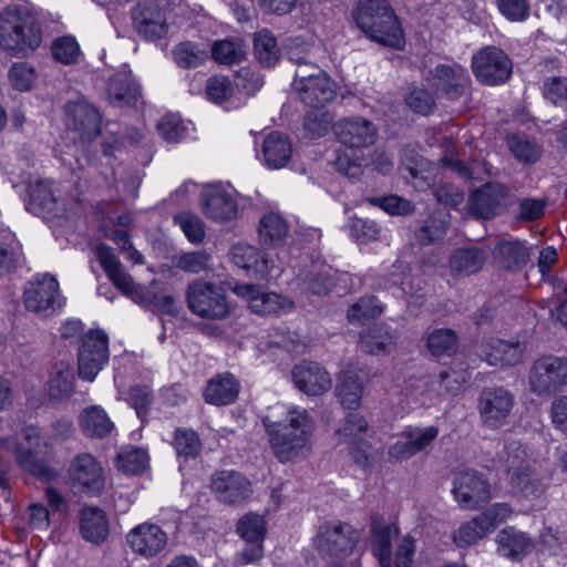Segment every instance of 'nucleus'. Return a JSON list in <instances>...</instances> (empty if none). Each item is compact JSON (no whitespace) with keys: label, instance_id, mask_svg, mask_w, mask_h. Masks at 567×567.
I'll use <instances>...</instances> for the list:
<instances>
[{"label":"nucleus","instance_id":"1","mask_svg":"<svg viewBox=\"0 0 567 567\" xmlns=\"http://www.w3.org/2000/svg\"><path fill=\"white\" fill-rule=\"evenodd\" d=\"M275 456L282 463L305 457L312 450L316 423L308 410L290 408L279 422L264 421Z\"/></svg>","mask_w":567,"mask_h":567},{"label":"nucleus","instance_id":"2","mask_svg":"<svg viewBox=\"0 0 567 567\" xmlns=\"http://www.w3.org/2000/svg\"><path fill=\"white\" fill-rule=\"evenodd\" d=\"M95 255L112 284L132 301L144 308L153 307L163 313L177 315L175 297L136 284L111 247L99 244L95 247Z\"/></svg>","mask_w":567,"mask_h":567},{"label":"nucleus","instance_id":"3","mask_svg":"<svg viewBox=\"0 0 567 567\" xmlns=\"http://www.w3.org/2000/svg\"><path fill=\"white\" fill-rule=\"evenodd\" d=\"M42 41L38 19L28 10L17 6L8 7L0 13V48L16 58H25Z\"/></svg>","mask_w":567,"mask_h":567},{"label":"nucleus","instance_id":"4","mask_svg":"<svg viewBox=\"0 0 567 567\" xmlns=\"http://www.w3.org/2000/svg\"><path fill=\"white\" fill-rule=\"evenodd\" d=\"M353 16L358 27L371 40L392 49L403 45L402 28L386 0H360Z\"/></svg>","mask_w":567,"mask_h":567},{"label":"nucleus","instance_id":"5","mask_svg":"<svg viewBox=\"0 0 567 567\" xmlns=\"http://www.w3.org/2000/svg\"><path fill=\"white\" fill-rule=\"evenodd\" d=\"M360 539L359 532L346 522H326L319 526L313 546L319 556L332 567H342Z\"/></svg>","mask_w":567,"mask_h":567},{"label":"nucleus","instance_id":"6","mask_svg":"<svg viewBox=\"0 0 567 567\" xmlns=\"http://www.w3.org/2000/svg\"><path fill=\"white\" fill-rule=\"evenodd\" d=\"M186 301L189 310L200 318L223 319L229 313L225 289L204 279L187 285Z\"/></svg>","mask_w":567,"mask_h":567},{"label":"nucleus","instance_id":"7","mask_svg":"<svg viewBox=\"0 0 567 567\" xmlns=\"http://www.w3.org/2000/svg\"><path fill=\"white\" fill-rule=\"evenodd\" d=\"M472 70L482 84L502 85L509 80L513 73V62L502 49L487 45L473 54Z\"/></svg>","mask_w":567,"mask_h":567},{"label":"nucleus","instance_id":"8","mask_svg":"<svg viewBox=\"0 0 567 567\" xmlns=\"http://www.w3.org/2000/svg\"><path fill=\"white\" fill-rule=\"evenodd\" d=\"M529 386L532 392L553 394L567 383V358L543 355L530 367Z\"/></svg>","mask_w":567,"mask_h":567},{"label":"nucleus","instance_id":"9","mask_svg":"<svg viewBox=\"0 0 567 567\" xmlns=\"http://www.w3.org/2000/svg\"><path fill=\"white\" fill-rule=\"evenodd\" d=\"M509 189L501 183L489 182L472 192L468 197L470 214L489 220L501 215L511 205Z\"/></svg>","mask_w":567,"mask_h":567},{"label":"nucleus","instance_id":"10","mask_svg":"<svg viewBox=\"0 0 567 567\" xmlns=\"http://www.w3.org/2000/svg\"><path fill=\"white\" fill-rule=\"evenodd\" d=\"M332 130L337 141L352 151L372 146L379 136L375 124L362 116L340 118L333 124Z\"/></svg>","mask_w":567,"mask_h":567},{"label":"nucleus","instance_id":"11","mask_svg":"<svg viewBox=\"0 0 567 567\" xmlns=\"http://www.w3.org/2000/svg\"><path fill=\"white\" fill-rule=\"evenodd\" d=\"M514 406V395L503 386L484 388L477 400L482 423L491 429L501 427Z\"/></svg>","mask_w":567,"mask_h":567},{"label":"nucleus","instance_id":"12","mask_svg":"<svg viewBox=\"0 0 567 567\" xmlns=\"http://www.w3.org/2000/svg\"><path fill=\"white\" fill-rule=\"evenodd\" d=\"M58 280L49 275L35 276L24 290L25 308L35 313L49 315L61 307Z\"/></svg>","mask_w":567,"mask_h":567},{"label":"nucleus","instance_id":"13","mask_svg":"<svg viewBox=\"0 0 567 567\" xmlns=\"http://www.w3.org/2000/svg\"><path fill=\"white\" fill-rule=\"evenodd\" d=\"M107 359V336L102 330L90 331L79 351V377L93 381Z\"/></svg>","mask_w":567,"mask_h":567},{"label":"nucleus","instance_id":"14","mask_svg":"<svg viewBox=\"0 0 567 567\" xmlns=\"http://www.w3.org/2000/svg\"><path fill=\"white\" fill-rule=\"evenodd\" d=\"M66 125L83 142L95 140L101 133L102 115L93 105L83 100L70 101L65 104Z\"/></svg>","mask_w":567,"mask_h":567},{"label":"nucleus","instance_id":"15","mask_svg":"<svg viewBox=\"0 0 567 567\" xmlns=\"http://www.w3.org/2000/svg\"><path fill=\"white\" fill-rule=\"evenodd\" d=\"M69 476L74 487L89 495L99 494L104 487L102 467L89 453L79 454L72 460Z\"/></svg>","mask_w":567,"mask_h":567},{"label":"nucleus","instance_id":"16","mask_svg":"<svg viewBox=\"0 0 567 567\" xmlns=\"http://www.w3.org/2000/svg\"><path fill=\"white\" fill-rule=\"evenodd\" d=\"M210 487L221 503L240 504L252 493L250 482L239 472L218 471L210 480Z\"/></svg>","mask_w":567,"mask_h":567},{"label":"nucleus","instance_id":"17","mask_svg":"<svg viewBox=\"0 0 567 567\" xmlns=\"http://www.w3.org/2000/svg\"><path fill=\"white\" fill-rule=\"evenodd\" d=\"M453 494L461 506L467 509L478 507L491 497L487 482L475 471H464L456 475Z\"/></svg>","mask_w":567,"mask_h":567},{"label":"nucleus","instance_id":"18","mask_svg":"<svg viewBox=\"0 0 567 567\" xmlns=\"http://www.w3.org/2000/svg\"><path fill=\"white\" fill-rule=\"evenodd\" d=\"M296 388L307 395H321L332 386L329 372L313 361H300L291 371Z\"/></svg>","mask_w":567,"mask_h":567},{"label":"nucleus","instance_id":"19","mask_svg":"<svg viewBox=\"0 0 567 567\" xmlns=\"http://www.w3.org/2000/svg\"><path fill=\"white\" fill-rule=\"evenodd\" d=\"M126 543L135 554L153 558L166 547L167 535L158 525L143 523L127 533Z\"/></svg>","mask_w":567,"mask_h":567},{"label":"nucleus","instance_id":"20","mask_svg":"<svg viewBox=\"0 0 567 567\" xmlns=\"http://www.w3.org/2000/svg\"><path fill=\"white\" fill-rule=\"evenodd\" d=\"M230 257L236 266L252 271L260 279L274 277L275 259L252 245L244 243L234 245Z\"/></svg>","mask_w":567,"mask_h":567},{"label":"nucleus","instance_id":"21","mask_svg":"<svg viewBox=\"0 0 567 567\" xmlns=\"http://www.w3.org/2000/svg\"><path fill=\"white\" fill-rule=\"evenodd\" d=\"M468 82L466 70L458 64H439L433 70V86L447 100L455 101L463 96Z\"/></svg>","mask_w":567,"mask_h":567},{"label":"nucleus","instance_id":"22","mask_svg":"<svg viewBox=\"0 0 567 567\" xmlns=\"http://www.w3.org/2000/svg\"><path fill=\"white\" fill-rule=\"evenodd\" d=\"M132 20L135 30L150 40L162 38L167 31L163 11L151 2L137 3L132 9Z\"/></svg>","mask_w":567,"mask_h":567},{"label":"nucleus","instance_id":"23","mask_svg":"<svg viewBox=\"0 0 567 567\" xmlns=\"http://www.w3.org/2000/svg\"><path fill=\"white\" fill-rule=\"evenodd\" d=\"M319 74L313 81L296 89L299 99L307 105L321 109L333 101L337 95L334 83L321 69H313Z\"/></svg>","mask_w":567,"mask_h":567},{"label":"nucleus","instance_id":"24","mask_svg":"<svg viewBox=\"0 0 567 567\" xmlns=\"http://www.w3.org/2000/svg\"><path fill=\"white\" fill-rule=\"evenodd\" d=\"M234 291L248 300L252 312L262 316L277 313L284 308L286 301L280 295L262 291L260 286L252 284L237 285Z\"/></svg>","mask_w":567,"mask_h":567},{"label":"nucleus","instance_id":"25","mask_svg":"<svg viewBox=\"0 0 567 567\" xmlns=\"http://www.w3.org/2000/svg\"><path fill=\"white\" fill-rule=\"evenodd\" d=\"M526 344L518 340L493 339L484 347L487 362L495 367H512L520 363Z\"/></svg>","mask_w":567,"mask_h":567},{"label":"nucleus","instance_id":"26","mask_svg":"<svg viewBox=\"0 0 567 567\" xmlns=\"http://www.w3.org/2000/svg\"><path fill=\"white\" fill-rule=\"evenodd\" d=\"M204 214L216 221L233 219L237 214V204L230 194L213 187L206 189L200 196Z\"/></svg>","mask_w":567,"mask_h":567},{"label":"nucleus","instance_id":"27","mask_svg":"<svg viewBox=\"0 0 567 567\" xmlns=\"http://www.w3.org/2000/svg\"><path fill=\"white\" fill-rule=\"evenodd\" d=\"M239 390V382L233 374H218L208 381L204 391V399L209 404L228 405L238 398Z\"/></svg>","mask_w":567,"mask_h":567},{"label":"nucleus","instance_id":"28","mask_svg":"<svg viewBox=\"0 0 567 567\" xmlns=\"http://www.w3.org/2000/svg\"><path fill=\"white\" fill-rule=\"evenodd\" d=\"M262 155L265 164L268 167L274 169L281 168L286 166L291 158V142L282 133L274 131L264 140Z\"/></svg>","mask_w":567,"mask_h":567},{"label":"nucleus","instance_id":"29","mask_svg":"<svg viewBox=\"0 0 567 567\" xmlns=\"http://www.w3.org/2000/svg\"><path fill=\"white\" fill-rule=\"evenodd\" d=\"M109 530V520L102 509L86 506L81 511L80 532L84 539L101 544L106 539Z\"/></svg>","mask_w":567,"mask_h":567},{"label":"nucleus","instance_id":"30","mask_svg":"<svg viewBox=\"0 0 567 567\" xmlns=\"http://www.w3.org/2000/svg\"><path fill=\"white\" fill-rule=\"evenodd\" d=\"M486 260L485 252L476 247L457 248L450 257L451 276L463 278L477 272Z\"/></svg>","mask_w":567,"mask_h":567},{"label":"nucleus","instance_id":"31","mask_svg":"<svg viewBox=\"0 0 567 567\" xmlns=\"http://www.w3.org/2000/svg\"><path fill=\"white\" fill-rule=\"evenodd\" d=\"M494 254L499 266L508 271H518L529 261V250L519 240L499 241Z\"/></svg>","mask_w":567,"mask_h":567},{"label":"nucleus","instance_id":"32","mask_svg":"<svg viewBox=\"0 0 567 567\" xmlns=\"http://www.w3.org/2000/svg\"><path fill=\"white\" fill-rule=\"evenodd\" d=\"M395 347V336L383 324H374L360 334V348L368 354H388Z\"/></svg>","mask_w":567,"mask_h":567},{"label":"nucleus","instance_id":"33","mask_svg":"<svg viewBox=\"0 0 567 567\" xmlns=\"http://www.w3.org/2000/svg\"><path fill=\"white\" fill-rule=\"evenodd\" d=\"M106 94L114 105H131L136 102L140 89L130 73L121 72L110 78Z\"/></svg>","mask_w":567,"mask_h":567},{"label":"nucleus","instance_id":"34","mask_svg":"<svg viewBox=\"0 0 567 567\" xmlns=\"http://www.w3.org/2000/svg\"><path fill=\"white\" fill-rule=\"evenodd\" d=\"M79 421L82 432L90 437L103 439L114 429L113 422L99 405L85 408L81 412Z\"/></svg>","mask_w":567,"mask_h":567},{"label":"nucleus","instance_id":"35","mask_svg":"<svg viewBox=\"0 0 567 567\" xmlns=\"http://www.w3.org/2000/svg\"><path fill=\"white\" fill-rule=\"evenodd\" d=\"M450 227L449 216L440 210L433 212L414 230L416 241L429 246L443 239Z\"/></svg>","mask_w":567,"mask_h":567},{"label":"nucleus","instance_id":"36","mask_svg":"<svg viewBox=\"0 0 567 567\" xmlns=\"http://www.w3.org/2000/svg\"><path fill=\"white\" fill-rule=\"evenodd\" d=\"M498 551L512 559L525 556L532 546V539L514 527H506L497 534Z\"/></svg>","mask_w":567,"mask_h":567},{"label":"nucleus","instance_id":"37","mask_svg":"<svg viewBox=\"0 0 567 567\" xmlns=\"http://www.w3.org/2000/svg\"><path fill=\"white\" fill-rule=\"evenodd\" d=\"M287 233L288 225L280 214L270 212L259 220L258 236L260 244L264 246H279L284 243Z\"/></svg>","mask_w":567,"mask_h":567},{"label":"nucleus","instance_id":"38","mask_svg":"<svg viewBox=\"0 0 567 567\" xmlns=\"http://www.w3.org/2000/svg\"><path fill=\"white\" fill-rule=\"evenodd\" d=\"M14 457L18 465L24 472L41 481L48 482L55 476L54 471L45 463L42 457L38 456L35 449L19 445L14 451Z\"/></svg>","mask_w":567,"mask_h":567},{"label":"nucleus","instance_id":"39","mask_svg":"<svg viewBox=\"0 0 567 567\" xmlns=\"http://www.w3.org/2000/svg\"><path fill=\"white\" fill-rule=\"evenodd\" d=\"M336 272L327 266L313 265L302 276V282L312 295H327L336 285Z\"/></svg>","mask_w":567,"mask_h":567},{"label":"nucleus","instance_id":"40","mask_svg":"<svg viewBox=\"0 0 567 567\" xmlns=\"http://www.w3.org/2000/svg\"><path fill=\"white\" fill-rule=\"evenodd\" d=\"M457 334L449 328L434 329L426 336V348L433 357L452 355L457 349Z\"/></svg>","mask_w":567,"mask_h":567},{"label":"nucleus","instance_id":"41","mask_svg":"<svg viewBox=\"0 0 567 567\" xmlns=\"http://www.w3.org/2000/svg\"><path fill=\"white\" fill-rule=\"evenodd\" d=\"M73 369L63 362L55 364L49 381V393L54 399L68 398L74 391Z\"/></svg>","mask_w":567,"mask_h":567},{"label":"nucleus","instance_id":"42","mask_svg":"<svg viewBox=\"0 0 567 567\" xmlns=\"http://www.w3.org/2000/svg\"><path fill=\"white\" fill-rule=\"evenodd\" d=\"M255 56L264 66L270 68L279 60V49L276 38L268 30H261L254 37Z\"/></svg>","mask_w":567,"mask_h":567},{"label":"nucleus","instance_id":"43","mask_svg":"<svg viewBox=\"0 0 567 567\" xmlns=\"http://www.w3.org/2000/svg\"><path fill=\"white\" fill-rule=\"evenodd\" d=\"M212 56L219 64L230 65L241 62L246 56V51L240 40L224 39L214 42Z\"/></svg>","mask_w":567,"mask_h":567},{"label":"nucleus","instance_id":"44","mask_svg":"<svg viewBox=\"0 0 567 567\" xmlns=\"http://www.w3.org/2000/svg\"><path fill=\"white\" fill-rule=\"evenodd\" d=\"M362 389L361 379L355 372H344L338 386L341 404L347 409H357L360 405Z\"/></svg>","mask_w":567,"mask_h":567},{"label":"nucleus","instance_id":"45","mask_svg":"<svg viewBox=\"0 0 567 567\" xmlns=\"http://www.w3.org/2000/svg\"><path fill=\"white\" fill-rule=\"evenodd\" d=\"M488 533H491V530L478 515L461 525L460 528L454 532L453 540L458 547H466L484 538Z\"/></svg>","mask_w":567,"mask_h":567},{"label":"nucleus","instance_id":"46","mask_svg":"<svg viewBox=\"0 0 567 567\" xmlns=\"http://www.w3.org/2000/svg\"><path fill=\"white\" fill-rule=\"evenodd\" d=\"M333 116L328 111L312 110L303 118L305 136L315 140L324 136L333 126Z\"/></svg>","mask_w":567,"mask_h":567},{"label":"nucleus","instance_id":"47","mask_svg":"<svg viewBox=\"0 0 567 567\" xmlns=\"http://www.w3.org/2000/svg\"><path fill=\"white\" fill-rule=\"evenodd\" d=\"M365 202L393 216H406L415 210V205L411 200L394 194L367 197Z\"/></svg>","mask_w":567,"mask_h":567},{"label":"nucleus","instance_id":"48","mask_svg":"<svg viewBox=\"0 0 567 567\" xmlns=\"http://www.w3.org/2000/svg\"><path fill=\"white\" fill-rule=\"evenodd\" d=\"M147 461V453L142 449L134 447L120 453L116 457V465L123 473L136 475L145 470Z\"/></svg>","mask_w":567,"mask_h":567},{"label":"nucleus","instance_id":"49","mask_svg":"<svg viewBox=\"0 0 567 567\" xmlns=\"http://www.w3.org/2000/svg\"><path fill=\"white\" fill-rule=\"evenodd\" d=\"M8 79L13 89L25 92L33 87L38 79L35 69L27 62L13 63L9 69Z\"/></svg>","mask_w":567,"mask_h":567},{"label":"nucleus","instance_id":"50","mask_svg":"<svg viewBox=\"0 0 567 567\" xmlns=\"http://www.w3.org/2000/svg\"><path fill=\"white\" fill-rule=\"evenodd\" d=\"M368 430V422L358 413H349L341 422L336 434L340 443H357L358 436Z\"/></svg>","mask_w":567,"mask_h":567},{"label":"nucleus","instance_id":"51","mask_svg":"<svg viewBox=\"0 0 567 567\" xmlns=\"http://www.w3.org/2000/svg\"><path fill=\"white\" fill-rule=\"evenodd\" d=\"M383 311L382 305L374 296H365L353 303L348 310L350 322H360L380 316Z\"/></svg>","mask_w":567,"mask_h":567},{"label":"nucleus","instance_id":"52","mask_svg":"<svg viewBox=\"0 0 567 567\" xmlns=\"http://www.w3.org/2000/svg\"><path fill=\"white\" fill-rule=\"evenodd\" d=\"M405 102L412 111L422 115L431 114L436 106L432 94L426 89L415 85L408 89Z\"/></svg>","mask_w":567,"mask_h":567},{"label":"nucleus","instance_id":"53","mask_svg":"<svg viewBox=\"0 0 567 567\" xmlns=\"http://www.w3.org/2000/svg\"><path fill=\"white\" fill-rule=\"evenodd\" d=\"M173 54L178 66L183 69L197 68L203 64L207 58L206 52L192 42L179 43L174 49Z\"/></svg>","mask_w":567,"mask_h":567},{"label":"nucleus","instance_id":"54","mask_svg":"<svg viewBox=\"0 0 567 567\" xmlns=\"http://www.w3.org/2000/svg\"><path fill=\"white\" fill-rule=\"evenodd\" d=\"M426 165L427 162L422 156L417 154L409 156L405 153L400 169L405 178L411 177L413 181H417L414 184L415 187L423 188L430 185L427 177L424 175Z\"/></svg>","mask_w":567,"mask_h":567},{"label":"nucleus","instance_id":"55","mask_svg":"<svg viewBox=\"0 0 567 567\" xmlns=\"http://www.w3.org/2000/svg\"><path fill=\"white\" fill-rule=\"evenodd\" d=\"M265 532V519L257 514H247L237 524V533L244 540L262 542Z\"/></svg>","mask_w":567,"mask_h":567},{"label":"nucleus","instance_id":"56","mask_svg":"<svg viewBox=\"0 0 567 567\" xmlns=\"http://www.w3.org/2000/svg\"><path fill=\"white\" fill-rule=\"evenodd\" d=\"M511 484L514 492L526 497H538L542 494L540 482L532 475L529 467L512 473Z\"/></svg>","mask_w":567,"mask_h":567},{"label":"nucleus","instance_id":"57","mask_svg":"<svg viewBox=\"0 0 567 567\" xmlns=\"http://www.w3.org/2000/svg\"><path fill=\"white\" fill-rule=\"evenodd\" d=\"M513 155L520 162L532 164L539 157V150L535 142L525 136L513 135L507 141Z\"/></svg>","mask_w":567,"mask_h":567},{"label":"nucleus","instance_id":"58","mask_svg":"<svg viewBox=\"0 0 567 567\" xmlns=\"http://www.w3.org/2000/svg\"><path fill=\"white\" fill-rule=\"evenodd\" d=\"M209 261L210 255L202 250L181 254L175 257L174 265L183 271L199 274L209 269Z\"/></svg>","mask_w":567,"mask_h":567},{"label":"nucleus","instance_id":"59","mask_svg":"<svg viewBox=\"0 0 567 567\" xmlns=\"http://www.w3.org/2000/svg\"><path fill=\"white\" fill-rule=\"evenodd\" d=\"M174 221L192 243H200L204 239V224L198 216L183 212L174 216Z\"/></svg>","mask_w":567,"mask_h":567},{"label":"nucleus","instance_id":"60","mask_svg":"<svg viewBox=\"0 0 567 567\" xmlns=\"http://www.w3.org/2000/svg\"><path fill=\"white\" fill-rule=\"evenodd\" d=\"M174 447L177 455L194 458L200 451V441L194 431L178 429L175 433Z\"/></svg>","mask_w":567,"mask_h":567},{"label":"nucleus","instance_id":"61","mask_svg":"<svg viewBox=\"0 0 567 567\" xmlns=\"http://www.w3.org/2000/svg\"><path fill=\"white\" fill-rule=\"evenodd\" d=\"M544 96L557 106L567 109V76H551L545 80Z\"/></svg>","mask_w":567,"mask_h":567},{"label":"nucleus","instance_id":"62","mask_svg":"<svg viewBox=\"0 0 567 567\" xmlns=\"http://www.w3.org/2000/svg\"><path fill=\"white\" fill-rule=\"evenodd\" d=\"M52 54L63 64L75 63L80 54L79 44L71 37L59 38L52 44Z\"/></svg>","mask_w":567,"mask_h":567},{"label":"nucleus","instance_id":"63","mask_svg":"<svg viewBox=\"0 0 567 567\" xmlns=\"http://www.w3.org/2000/svg\"><path fill=\"white\" fill-rule=\"evenodd\" d=\"M22 261V250L18 243L0 244V276L14 271Z\"/></svg>","mask_w":567,"mask_h":567},{"label":"nucleus","instance_id":"64","mask_svg":"<svg viewBox=\"0 0 567 567\" xmlns=\"http://www.w3.org/2000/svg\"><path fill=\"white\" fill-rule=\"evenodd\" d=\"M31 205L42 212L51 213L56 207V200L48 183L38 182L30 189Z\"/></svg>","mask_w":567,"mask_h":567}]
</instances>
